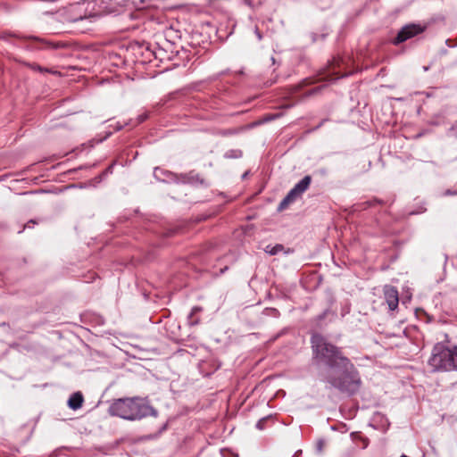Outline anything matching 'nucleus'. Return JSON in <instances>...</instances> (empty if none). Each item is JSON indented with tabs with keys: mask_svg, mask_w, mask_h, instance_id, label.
Here are the masks:
<instances>
[{
	"mask_svg": "<svg viewBox=\"0 0 457 457\" xmlns=\"http://www.w3.org/2000/svg\"><path fill=\"white\" fill-rule=\"evenodd\" d=\"M446 194H447V195H450V194H452V191H449V190H448V191L446 192Z\"/></svg>",
	"mask_w": 457,
	"mask_h": 457,
	"instance_id": "cd10ccee",
	"label": "nucleus"
},
{
	"mask_svg": "<svg viewBox=\"0 0 457 457\" xmlns=\"http://www.w3.org/2000/svg\"><path fill=\"white\" fill-rule=\"evenodd\" d=\"M148 115L146 113L141 114L138 116V122H143L147 119Z\"/></svg>",
	"mask_w": 457,
	"mask_h": 457,
	"instance_id": "6ab92c4d",
	"label": "nucleus"
},
{
	"mask_svg": "<svg viewBox=\"0 0 457 457\" xmlns=\"http://www.w3.org/2000/svg\"><path fill=\"white\" fill-rule=\"evenodd\" d=\"M37 222L35 220H29L23 227V229L24 230L25 228H32L34 225H36Z\"/></svg>",
	"mask_w": 457,
	"mask_h": 457,
	"instance_id": "f3484780",
	"label": "nucleus"
},
{
	"mask_svg": "<svg viewBox=\"0 0 457 457\" xmlns=\"http://www.w3.org/2000/svg\"><path fill=\"white\" fill-rule=\"evenodd\" d=\"M84 402L83 395L80 392H76L71 395L68 401V406L76 411L81 408Z\"/></svg>",
	"mask_w": 457,
	"mask_h": 457,
	"instance_id": "9d476101",
	"label": "nucleus"
},
{
	"mask_svg": "<svg viewBox=\"0 0 457 457\" xmlns=\"http://www.w3.org/2000/svg\"><path fill=\"white\" fill-rule=\"evenodd\" d=\"M269 417L262 418L258 420L256 423V428L260 430L264 428L265 422L268 420Z\"/></svg>",
	"mask_w": 457,
	"mask_h": 457,
	"instance_id": "dca6fc26",
	"label": "nucleus"
},
{
	"mask_svg": "<svg viewBox=\"0 0 457 457\" xmlns=\"http://www.w3.org/2000/svg\"><path fill=\"white\" fill-rule=\"evenodd\" d=\"M112 164L110 165L104 171V174H106V173H109V172H112Z\"/></svg>",
	"mask_w": 457,
	"mask_h": 457,
	"instance_id": "4be33fe9",
	"label": "nucleus"
},
{
	"mask_svg": "<svg viewBox=\"0 0 457 457\" xmlns=\"http://www.w3.org/2000/svg\"><path fill=\"white\" fill-rule=\"evenodd\" d=\"M12 37L21 38L23 40H30L37 45L33 46L34 48L39 49V50H48V49H59V48H64L66 46V44L63 42H54L48 40L44 37H39L36 36H18L15 34L12 35Z\"/></svg>",
	"mask_w": 457,
	"mask_h": 457,
	"instance_id": "423d86ee",
	"label": "nucleus"
},
{
	"mask_svg": "<svg viewBox=\"0 0 457 457\" xmlns=\"http://www.w3.org/2000/svg\"><path fill=\"white\" fill-rule=\"evenodd\" d=\"M328 77H329V80H335V79H338V77L333 78V75H327L325 77H321L320 79H328Z\"/></svg>",
	"mask_w": 457,
	"mask_h": 457,
	"instance_id": "412c9836",
	"label": "nucleus"
},
{
	"mask_svg": "<svg viewBox=\"0 0 457 457\" xmlns=\"http://www.w3.org/2000/svg\"><path fill=\"white\" fill-rule=\"evenodd\" d=\"M447 136L457 137V121L448 129Z\"/></svg>",
	"mask_w": 457,
	"mask_h": 457,
	"instance_id": "2eb2a0df",
	"label": "nucleus"
},
{
	"mask_svg": "<svg viewBox=\"0 0 457 457\" xmlns=\"http://www.w3.org/2000/svg\"><path fill=\"white\" fill-rule=\"evenodd\" d=\"M230 457H238L237 453H234L230 451Z\"/></svg>",
	"mask_w": 457,
	"mask_h": 457,
	"instance_id": "a878e982",
	"label": "nucleus"
},
{
	"mask_svg": "<svg viewBox=\"0 0 457 457\" xmlns=\"http://www.w3.org/2000/svg\"><path fill=\"white\" fill-rule=\"evenodd\" d=\"M102 0H84L80 3L87 19L98 17L103 13Z\"/></svg>",
	"mask_w": 457,
	"mask_h": 457,
	"instance_id": "6e6552de",
	"label": "nucleus"
},
{
	"mask_svg": "<svg viewBox=\"0 0 457 457\" xmlns=\"http://www.w3.org/2000/svg\"><path fill=\"white\" fill-rule=\"evenodd\" d=\"M401 457H408V456H406V455H402Z\"/></svg>",
	"mask_w": 457,
	"mask_h": 457,
	"instance_id": "c85d7f7f",
	"label": "nucleus"
},
{
	"mask_svg": "<svg viewBox=\"0 0 457 457\" xmlns=\"http://www.w3.org/2000/svg\"><path fill=\"white\" fill-rule=\"evenodd\" d=\"M248 175H249V170L245 171V172L242 174V179H245Z\"/></svg>",
	"mask_w": 457,
	"mask_h": 457,
	"instance_id": "b1692460",
	"label": "nucleus"
},
{
	"mask_svg": "<svg viewBox=\"0 0 457 457\" xmlns=\"http://www.w3.org/2000/svg\"><path fill=\"white\" fill-rule=\"evenodd\" d=\"M202 311L201 307L195 306L192 308L191 312L188 316V322L190 325H196L199 322L198 318H195V315Z\"/></svg>",
	"mask_w": 457,
	"mask_h": 457,
	"instance_id": "ddd939ff",
	"label": "nucleus"
},
{
	"mask_svg": "<svg viewBox=\"0 0 457 457\" xmlns=\"http://www.w3.org/2000/svg\"><path fill=\"white\" fill-rule=\"evenodd\" d=\"M312 358L321 366L320 380L329 387L352 396L362 385L360 373L341 348L328 342L321 335L314 334L311 338Z\"/></svg>",
	"mask_w": 457,
	"mask_h": 457,
	"instance_id": "f257e3e1",
	"label": "nucleus"
},
{
	"mask_svg": "<svg viewBox=\"0 0 457 457\" xmlns=\"http://www.w3.org/2000/svg\"><path fill=\"white\" fill-rule=\"evenodd\" d=\"M426 27L420 24L410 23L403 26L393 40L394 45H399L425 30Z\"/></svg>",
	"mask_w": 457,
	"mask_h": 457,
	"instance_id": "0eeeda50",
	"label": "nucleus"
},
{
	"mask_svg": "<svg viewBox=\"0 0 457 457\" xmlns=\"http://www.w3.org/2000/svg\"><path fill=\"white\" fill-rule=\"evenodd\" d=\"M283 245H268L266 247H265V252L270 255H275L277 253H278L279 252H281L283 250Z\"/></svg>",
	"mask_w": 457,
	"mask_h": 457,
	"instance_id": "4468645a",
	"label": "nucleus"
},
{
	"mask_svg": "<svg viewBox=\"0 0 457 457\" xmlns=\"http://www.w3.org/2000/svg\"><path fill=\"white\" fill-rule=\"evenodd\" d=\"M59 19L62 22H77L87 18L83 11V5L77 3L60 12Z\"/></svg>",
	"mask_w": 457,
	"mask_h": 457,
	"instance_id": "39448f33",
	"label": "nucleus"
},
{
	"mask_svg": "<svg viewBox=\"0 0 457 457\" xmlns=\"http://www.w3.org/2000/svg\"><path fill=\"white\" fill-rule=\"evenodd\" d=\"M238 156H241V152L240 151H233V153L230 152L229 158L238 157Z\"/></svg>",
	"mask_w": 457,
	"mask_h": 457,
	"instance_id": "aec40b11",
	"label": "nucleus"
},
{
	"mask_svg": "<svg viewBox=\"0 0 457 457\" xmlns=\"http://www.w3.org/2000/svg\"><path fill=\"white\" fill-rule=\"evenodd\" d=\"M448 346L442 343L434 345L431 355L428 361L429 367L434 372H449L447 362Z\"/></svg>",
	"mask_w": 457,
	"mask_h": 457,
	"instance_id": "7ed1b4c3",
	"label": "nucleus"
},
{
	"mask_svg": "<svg viewBox=\"0 0 457 457\" xmlns=\"http://www.w3.org/2000/svg\"><path fill=\"white\" fill-rule=\"evenodd\" d=\"M383 292L388 308L391 311L395 310L398 307L399 303L398 290L395 287L385 286Z\"/></svg>",
	"mask_w": 457,
	"mask_h": 457,
	"instance_id": "1a4fd4ad",
	"label": "nucleus"
},
{
	"mask_svg": "<svg viewBox=\"0 0 457 457\" xmlns=\"http://www.w3.org/2000/svg\"><path fill=\"white\" fill-rule=\"evenodd\" d=\"M447 362L449 371H457V345L453 348L448 347Z\"/></svg>",
	"mask_w": 457,
	"mask_h": 457,
	"instance_id": "9b49d317",
	"label": "nucleus"
},
{
	"mask_svg": "<svg viewBox=\"0 0 457 457\" xmlns=\"http://www.w3.org/2000/svg\"><path fill=\"white\" fill-rule=\"evenodd\" d=\"M256 35H257V37H258V38H259V39H261V38H262V36H261V34H260L259 30H256Z\"/></svg>",
	"mask_w": 457,
	"mask_h": 457,
	"instance_id": "bb28decb",
	"label": "nucleus"
},
{
	"mask_svg": "<svg viewBox=\"0 0 457 457\" xmlns=\"http://www.w3.org/2000/svg\"><path fill=\"white\" fill-rule=\"evenodd\" d=\"M374 203H378V201L374 200V201L367 202L366 204H367V205L371 206V205H373Z\"/></svg>",
	"mask_w": 457,
	"mask_h": 457,
	"instance_id": "393cba45",
	"label": "nucleus"
},
{
	"mask_svg": "<svg viewBox=\"0 0 457 457\" xmlns=\"http://www.w3.org/2000/svg\"><path fill=\"white\" fill-rule=\"evenodd\" d=\"M108 412L112 416L128 420L157 416V411L145 399L138 396L114 399L108 408Z\"/></svg>",
	"mask_w": 457,
	"mask_h": 457,
	"instance_id": "f03ea898",
	"label": "nucleus"
},
{
	"mask_svg": "<svg viewBox=\"0 0 457 457\" xmlns=\"http://www.w3.org/2000/svg\"><path fill=\"white\" fill-rule=\"evenodd\" d=\"M319 90H320V87H314V88L310 89V90H308L307 92H305V96H312V95H313V94H316Z\"/></svg>",
	"mask_w": 457,
	"mask_h": 457,
	"instance_id": "a211bd4d",
	"label": "nucleus"
},
{
	"mask_svg": "<svg viewBox=\"0 0 457 457\" xmlns=\"http://www.w3.org/2000/svg\"><path fill=\"white\" fill-rule=\"evenodd\" d=\"M228 269V266L227 265H224L222 267L220 268V273H223L226 270Z\"/></svg>",
	"mask_w": 457,
	"mask_h": 457,
	"instance_id": "5701e85b",
	"label": "nucleus"
},
{
	"mask_svg": "<svg viewBox=\"0 0 457 457\" xmlns=\"http://www.w3.org/2000/svg\"><path fill=\"white\" fill-rule=\"evenodd\" d=\"M312 177L309 175L304 176L295 187L287 193L278 206V211L282 212L286 210L293 202H295L303 193H304L310 187Z\"/></svg>",
	"mask_w": 457,
	"mask_h": 457,
	"instance_id": "20e7f679",
	"label": "nucleus"
},
{
	"mask_svg": "<svg viewBox=\"0 0 457 457\" xmlns=\"http://www.w3.org/2000/svg\"><path fill=\"white\" fill-rule=\"evenodd\" d=\"M26 66L28 68H29L30 70L35 71L48 72V73H51V74H54V75H58L57 74L58 71H54L53 69L43 68L39 64L35 63V62H33V63H26Z\"/></svg>",
	"mask_w": 457,
	"mask_h": 457,
	"instance_id": "f8f14e48",
	"label": "nucleus"
}]
</instances>
